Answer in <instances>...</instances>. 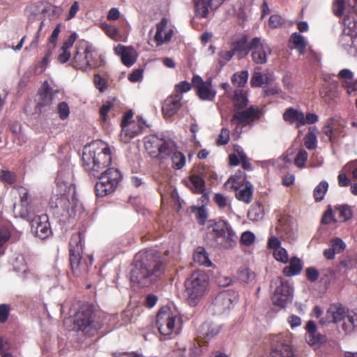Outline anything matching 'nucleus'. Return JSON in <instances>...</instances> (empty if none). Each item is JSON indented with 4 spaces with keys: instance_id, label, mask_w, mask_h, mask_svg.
Returning a JSON list of instances; mask_svg holds the SVG:
<instances>
[{
    "instance_id": "f257e3e1",
    "label": "nucleus",
    "mask_w": 357,
    "mask_h": 357,
    "mask_svg": "<svg viewBox=\"0 0 357 357\" xmlns=\"http://www.w3.org/2000/svg\"><path fill=\"white\" fill-rule=\"evenodd\" d=\"M82 160L85 171L91 176L99 178L95 186L98 197H102L114 191L122 176L116 168L103 171L112 160L111 150L107 144L93 142L84 146Z\"/></svg>"
},
{
    "instance_id": "f03ea898",
    "label": "nucleus",
    "mask_w": 357,
    "mask_h": 357,
    "mask_svg": "<svg viewBox=\"0 0 357 357\" xmlns=\"http://www.w3.org/2000/svg\"><path fill=\"white\" fill-rule=\"evenodd\" d=\"M207 238L211 245L223 249H231L237 245L238 236L226 221L216 222L208 227Z\"/></svg>"
},
{
    "instance_id": "7ed1b4c3",
    "label": "nucleus",
    "mask_w": 357,
    "mask_h": 357,
    "mask_svg": "<svg viewBox=\"0 0 357 357\" xmlns=\"http://www.w3.org/2000/svg\"><path fill=\"white\" fill-rule=\"evenodd\" d=\"M155 324L162 335L169 336L178 333L182 325V318L176 310L163 306L156 315Z\"/></svg>"
},
{
    "instance_id": "20e7f679",
    "label": "nucleus",
    "mask_w": 357,
    "mask_h": 357,
    "mask_svg": "<svg viewBox=\"0 0 357 357\" xmlns=\"http://www.w3.org/2000/svg\"><path fill=\"white\" fill-rule=\"evenodd\" d=\"M144 147L153 158L164 160L175 150L176 143L162 135H150L144 137Z\"/></svg>"
},
{
    "instance_id": "39448f33",
    "label": "nucleus",
    "mask_w": 357,
    "mask_h": 357,
    "mask_svg": "<svg viewBox=\"0 0 357 357\" xmlns=\"http://www.w3.org/2000/svg\"><path fill=\"white\" fill-rule=\"evenodd\" d=\"M95 310L92 305L83 304L75 314V323L77 329L88 336L94 335L102 327L96 320Z\"/></svg>"
},
{
    "instance_id": "423d86ee",
    "label": "nucleus",
    "mask_w": 357,
    "mask_h": 357,
    "mask_svg": "<svg viewBox=\"0 0 357 357\" xmlns=\"http://www.w3.org/2000/svg\"><path fill=\"white\" fill-rule=\"evenodd\" d=\"M162 263L160 260H154L148 266L142 263L140 267L132 270L131 281L137 282L142 287L146 286L162 273Z\"/></svg>"
},
{
    "instance_id": "0eeeda50",
    "label": "nucleus",
    "mask_w": 357,
    "mask_h": 357,
    "mask_svg": "<svg viewBox=\"0 0 357 357\" xmlns=\"http://www.w3.org/2000/svg\"><path fill=\"white\" fill-rule=\"evenodd\" d=\"M262 114L261 109L257 106L251 105L244 110H234L231 123L235 124L236 128H243L259 120Z\"/></svg>"
},
{
    "instance_id": "6e6552de",
    "label": "nucleus",
    "mask_w": 357,
    "mask_h": 357,
    "mask_svg": "<svg viewBox=\"0 0 357 357\" xmlns=\"http://www.w3.org/2000/svg\"><path fill=\"white\" fill-rule=\"evenodd\" d=\"M83 234L80 231L73 234L69 241V261L72 271L79 274V266L83 250Z\"/></svg>"
},
{
    "instance_id": "1a4fd4ad",
    "label": "nucleus",
    "mask_w": 357,
    "mask_h": 357,
    "mask_svg": "<svg viewBox=\"0 0 357 357\" xmlns=\"http://www.w3.org/2000/svg\"><path fill=\"white\" fill-rule=\"evenodd\" d=\"M269 357H297L290 335L281 334L275 337Z\"/></svg>"
},
{
    "instance_id": "9d476101",
    "label": "nucleus",
    "mask_w": 357,
    "mask_h": 357,
    "mask_svg": "<svg viewBox=\"0 0 357 357\" xmlns=\"http://www.w3.org/2000/svg\"><path fill=\"white\" fill-rule=\"evenodd\" d=\"M323 132L331 142H335L339 138L347 135L346 125L340 120L331 117L326 120Z\"/></svg>"
},
{
    "instance_id": "9b49d317",
    "label": "nucleus",
    "mask_w": 357,
    "mask_h": 357,
    "mask_svg": "<svg viewBox=\"0 0 357 357\" xmlns=\"http://www.w3.org/2000/svg\"><path fill=\"white\" fill-rule=\"evenodd\" d=\"M250 49L252 51V60L257 64H265L268 61V56L272 52L270 46L258 37H255L250 42Z\"/></svg>"
},
{
    "instance_id": "f8f14e48",
    "label": "nucleus",
    "mask_w": 357,
    "mask_h": 357,
    "mask_svg": "<svg viewBox=\"0 0 357 357\" xmlns=\"http://www.w3.org/2000/svg\"><path fill=\"white\" fill-rule=\"evenodd\" d=\"M30 224L31 232L40 239H45L52 234L49 218L46 214L35 217Z\"/></svg>"
},
{
    "instance_id": "ddd939ff",
    "label": "nucleus",
    "mask_w": 357,
    "mask_h": 357,
    "mask_svg": "<svg viewBox=\"0 0 357 357\" xmlns=\"http://www.w3.org/2000/svg\"><path fill=\"white\" fill-rule=\"evenodd\" d=\"M192 83L197 89V94L201 100H212L215 96V91L212 90L211 81L204 82L199 75L193 76Z\"/></svg>"
},
{
    "instance_id": "4468645a",
    "label": "nucleus",
    "mask_w": 357,
    "mask_h": 357,
    "mask_svg": "<svg viewBox=\"0 0 357 357\" xmlns=\"http://www.w3.org/2000/svg\"><path fill=\"white\" fill-rule=\"evenodd\" d=\"M87 50V43L85 41L79 42L76 45V52L72 60V66L77 69L86 70L88 66H93L95 63L86 60L85 53Z\"/></svg>"
},
{
    "instance_id": "2eb2a0df",
    "label": "nucleus",
    "mask_w": 357,
    "mask_h": 357,
    "mask_svg": "<svg viewBox=\"0 0 357 357\" xmlns=\"http://www.w3.org/2000/svg\"><path fill=\"white\" fill-rule=\"evenodd\" d=\"M343 319L344 321L347 320L344 307L340 303H333L327 310L325 319L320 320V324L324 325L327 323H338Z\"/></svg>"
},
{
    "instance_id": "dca6fc26",
    "label": "nucleus",
    "mask_w": 357,
    "mask_h": 357,
    "mask_svg": "<svg viewBox=\"0 0 357 357\" xmlns=\"http://www.w3.org/2000/svg\"><path fill=\"white\" fill-rule=\"evenodd\" d=\"M208 282V275L203 271L194 272L185 282V290H202Z\"/></svg>"
},
{
    "instance_id": "f3484780",
    "label": "nucleus",
    "mask_w": 357,
    "mask_h": 357,
    "mask_svg": "<svg viewBox=\"0 0 357 357\" xmlns=\"http://www.w3.org/2000/svg\"><path fill=\"white\" fill-rule=\"evenodd\" d=\"M183 96L173 94L167 98L162 107V112L165 117H171L175 115L180 109L182 104Z\"/></svg>"
},
{
    "instance_id": "a211bd4d",
    "label": "nucleus",
    "mask_w": 357,
    "mask_h": 357,
    "mask_svg": "<svg viewBox=\"0 0 357 357\" xmlns=\"http://www.w3.org/2000/svg\"><path fill=\"white\" fill-rule=\"evenodd\" d=\"M73 196L74 193L70 195V189L68 192L65 191L63 194L55 195L50 199V207L62 211H68L71 205L70 199H73Z\"/></svg>"
},
{
    "instance_id": "6ab92c4d",
    "label": "nucleus",
    "mask_w": 357,
    "mask_h": 357,
    "mask_svg": "<svg viewBox=\"0 0 357 357\" xmlns=\"http://www.w3.org/2000/svg\"><path fill=\"white\" fill-rule=\"evenodd\" d=\"M114 52L121 56V62L127 67L132 66L137 60L135 50L131 47H126L119 44L114 47Z\"/></svg>"
},
{
    "instance_id": "aec40b11",
    "label": "nucleus",
    "mask_w": 357,
    "mask_h": 357,
    "mask_svg": "<svg viewBox=\"0 0 357 357\" xmlns=\"http://www.w3.org/2000/svg\"><path fill=\"white\" fill-rule=\"evenodd\" d=\"M283 119L290 124H296V128L304 126V113L293 107L287 108L283 113Z\"/></svg>"
},
{
    "instance_id": "412c9836",
    "label": "nucleus",
    "mask_w": 357,
    "mask_h": 357,
    "mask_svg": "<svg viewBox=\"0 0 357 357\" xmlns=\"http://www.w3.org/2000/svg\"><path fill=\"white\" fill-rule=\"evenodd\" d=\"M146 127L147 126H146L145 122L139 119L137 122L132 121L126 126H123L122 132L129 138H133L141 134Z\"/></svg>"
},
{
    "instance_id": "4be33fe9",
    "label": "nucleus",
    "mask_w": 357,
    "mask_h": 357,
    "mask_svg": "<svg viewBox=\"0 0 357 357\" xmlns=\"http://www.w3.org/2000/svg\"><path fill=\"white\" fill-rule=\"evenodd\" d=\"M52 89L48 82L45 81L38 91V95L40 97L37 105L38 107L42 108L52 104Z\"/></svg>"
},
{
    "instance_id": "5701e85b",
    "label": "nucleus",
    "mask_w": 357,
    "mask_h": 357,
    "mask_svg": "<svg viewBox=\"0 0 357 357\" xmlns=\"http://www.w3.org/2000/svg\"><path fill=\"white\" fill-rule=\"evenodd\" d=\"M235 293L236 291H220L214 300V304L222 305L223 309H229L237 300Z\"/></svg>"
},
{
    "instance_id": "b1692460",
    "label": "nucleus",
    "mask_w": 357,
    "mask_h": 357,
    "mask_svg": "<svg viewBox=\"0 0 357 357\" xmlns=\"http://www.w3.org/2000/svg\"><path fill=\"white\" fill-rule=\"evenodd\" d=\"M167 25V20L165 18H162V20L157 24L156 25V33L154 37L155 41L157 43V45H162L165 43L169 42L172 36V31H169L166 33L165 36L163 37V31Z\"/></svg>"
},
{
    "instance_id": "393cba45",
    "label": "nucleus",
    "mask_w": 357,
    "mask_h": 357,
    "mask_svg": "<svg viewBox=\"0 0 357 357\" xmlns=\"http://www.w3.org/2000/svg\"><path fill=\"white\" fill-rule=\"evenodd\" d=\"M292 298L291 291H274L271 301L274 305L282 308L291 301Z\"/></svg>"
},
{
    "instance_id": "a878e982",
    "label": "nucleus",
    "mask_w": 357,
    "mask_h": 357,
    "mask_svg": "<svg viewBox=\"0 0 357 357\" xmlns=\"http://www.w3.org/2000/svg\"><path fill=\"white\" fill-rule=\"evenodd\" d=\"M289 262V265L283 268L284 275L287 277L299 275L303 269L301 260L297 257H293Z\"/></svg>"
},
{
    "instance_id": "bb28decb",
    "label": "nucleus",
    "mask_w": 357,
    "mask_h": 357,
    "mask_svg": "<svg viewBox=\"0 0 357 357\" xmlns=\"http://www.w3.org/2000/svg\"><path fill=\"white\" fill-rule=\"evenodd\" d=\"M246 182L248 181H246L244 173L239 172L235 175L231 176L225 183V185L229 189L237 191L238 189L243 188Z\"/></svg>"
},
{
    "instance_id": "cd10ccee",
    "label": "nucleus",
    "mask_w": 357,
    "mask_h": 357,
    "mask_svg": "<svg viewBox=\"0 0 357 357\" xmlns=\"http://www.w3.org/2000/svg\"><path fill=\"white\" fill-rule=\"evenodd\" d=\"M232 101L234 104V111L241 110L245 108L248 104V98L246 91L243 89L235 90Z\"/></svg>"
},
{
    "instance_id": "c85d7f7f",
    "label": "nucleus",
    "mask_w": 357,
    "mask_h": 357,
    "mask_svg": "<svg viewBox=\"0 0 357 357\" xmlns=\"http://www.w3.org/2000/svg\"><path fill=\"white\" fill-rule=\"evenodd\" d=\"M189 181L192 185V190L195 194H202L205 199H208V194L205 193V181L203 177L197 174H192Z\"/></svg>"
},
{
    "instance_id": "c756f323",
    "label": "nucleus",
    "mask_w": 357,
    "mask_h": 357,
    "mask_svg": "<svg viewBox=\"0 0 357 357\" xmlns=\"http://www.w3.org/2000/svg\"><path fill=\"white\" fill-rule=\"evenodd\" d=\"M13 214L15 218L29 220L31 216V206L30 204L18 202L13 205Z\"/></svg>"
},
{
    "instance_id": "7c9ffc66",
    "label": "nucleus",
    "mask_w": 357,
    "mask_h": 357,
    "mask_svg": "<svg viewBox=\"0 0 357 357\" xmlns=\"http://www.w3.org/2000/svg\"><path fill=\"white\" fill-rule=\"evenodd\" d=\"M32 263L33 261L31 259H26L24 255L17 254L12 261V266L15 271L22 273L23 271H25L29 266Z\"/></svg>"
},
{
    "instance_id": "2f4dec72",
    "label": "nucleus",
    "mask_w": 357,
    "mask_h": 357,
    "mask_svg": "<svg viewBox=\"0 0 357 357\" xmlns=\"http://www.w3.org/2000/svg\"><path fill=\"white\" fill-rule=\"evenodd\" d=\"M236 197L239 201L249 204L252 201L253 187L250 182H246L245 185L236 191Z\"/></svg>"
},
{
    "instance_id": "473e14b6",
    "label": "nucleus",
    "mask_w": 357,
    "mask_h": 357,
    "mask_svg": "<svg viewBox=\"0 0 357 357\" xmlns=\"http://www.w3.org/2000/svg\"><path fill=\"white\" fill-rule=\"evenodd\" d=\"M21 277L23 280L28 283H37L40 277L36 264L33 262L31 264L25 271L21 273Z\"/></svg>"
},
{
    "instance_id": "72a5a7b5",
    "label": "nucleus",
    "mask_w": 357,
    "mask_h": 357,
    "mask_svg": "<svg viewBox=\"0 0 357 357\" xmlns=\"http://www.w3.org/2000/svg\"><path fill=\"white\" fill-rule=\"evenodd\" d=\"M193 259L195 263L199 265L206 267L212 266V262L209 259L208 255L204 247L199 246L197 248L193 254Z\"/></svg>"
},
{
    "instance_id": "f704fd0d",
    "label": "nucleus",
    "mask_w": 357,
    "mask_h": 357,
    "mask_svg": "<svg viewBox=\"0 0 357 357\" xmlns=\"http://www.w3.org/2000/svg\"><path fill=\"white\" fill-rule=\"evenodd\" d=\"M334 215L337 216V222H346L350 220L353 215L351 206L348 205H340L335 207Z\"/></svg>"
},
{
    "instance_id": "c9c22d12",
    "label": "nucleus",
    "mask_w": 357,
    "mask_h": 357,
    "mask_svg": "<svg viewBox=\"0 0 357 357\" xmlns=\"http://www.w3.org/2000/svg\"><path fill=\"white\" fill-rule=\"evenodd\" d=\"M86 56V60L92 61L95 64L93 66H88V69H94L102 66V59L101 56L95 51L91 45L87 43V50L84 52Z\"/></svg>"
},
{
    "instance_id": "e433bc0d",
    "label": "nucleus",
    "mask_w": 357,
    "mask_h": 357,
    "mask_svg": "<svg viewBox=\"0 0 357 357\" xmlns=\"http://www.w3.org/2000/svg\"><path fill=\"white\" fill-rule=\"evenodd\" d=\"M289 43L294 45V47L296 49L300 54H304L307 43L304 37L298 33H294L290 37Z\"/></svg>"
},
{
    "instance_id": "4c0bfd02",
    "label": "nucleus",
    "mask_w": 357,
    "mask_h": 357,
    "mask_svg": "<svg viewBox=\"0 0 357 357\" xmlns=\"http://www.w3.org/2000/svg\"><path fill=\"white\" fill-rule=\"evenodd\" d=\"M232 50L234 51V54L239 52L248 54L250 51V43H248L247 36H243L239 40L234 41L232 44Z\"/></svg>"
},
{
    "instance_id": "58836bf2",
    "label": "nucleus",
    "mask_w": 357,
    "mask_h": 357,
    "mask_svg": "<svg viewBox=\"0 0 357 357\" xmlns=\"http://www.w3.org/2000/svg\"><path fill=\"white\" fill-rule=\"evenodd\" d=\"M10 238V231L8 227L0 226V257L4 255L7 248V243Z\"/></svg>"
},
{
    "instance_id": "ea45409f",
    "label": "nucleus",
    "mask_w": 357,
    "mask_h": 357,
    "mask_svg": "<svg viewBox=\"0 0 357 357\" xmlns=\"http://www.w3.org/2000/svg\"><path fill=\"white\" fill-rule=\"evenodd\" d=\"M211 8V1L197 0L195 3L196 15L200 17H206L208 14V9Z\"/></svg>"
},
{
    "instance_id": "a19ab883",
    "label": "nucleus",
    "mask_w": 357,
    "mask_h": 357,
    "mask_svg": "<svg viewBox=\"0 0 357 357\" xmlns=\"http://www.w3.org/2000/svg\"><path fill=\"white\" fill-rule=\"evenodd\" d=\"M328 189V183L326 181H321L314 189L313 196L316 202H321L324 199Z\"/></svg>"
},
{
    "instance_id": "79ce46f5",
    "label": "nucleus",
    "mask_w": 357,
    "mask_h": 357,
    "mask_svg": "<svg viewBox=\"0 0 357 357\" xmlns=\"http://www.w3.org/2000/svg\"><path fill=\"white\" fill-rule=\"evenodd\" d=\"M172 167L175 169H182L185 164V156L183 153L176 151V147L174 152L172 153Z\"/></svg>"
},
{
    "instance_id": "37998d69",
    "label": "nucleus",
    "mask_w": 357,
    "mask_h": 357,
    "mask_svg": "<svg viewBox=\"0 0 357 357\" xmlns=\"http://www.w3.org/2000/svg\"><path fill=\"white\" fill-rule=\"evenodd\" d=\"M248 75L247 70L236 73L232 76L231 82L234 86H243L247 83Z\"/></svg>"
},
{
    "instance_id": "c03bdc74",
    "label": "nucleus",
    "mask_w": 357,
    "mask_h": 357,
    "mask_svg": "<svg viewBox=\"0 0 357 357\" xmlns=\"http://www.w3.org/2000/svg\"><path fill=\"white\" fill-rule=\"evenodd\" d=\"M187 293L186 302L190 306L197 305L203 298V291H185Z\"/></svg>"
},
{
    "instance_id": "a18cd8bd",
    "label": "nucleus",
    "mask_w": 357,
    "mask_h": 357,
    "mask_svg": "<svg viewBox=\"0 0 357 357\" xmlns=\"http://www.w3.org/2000/svg\"><path fill=\"white\" fill-rule=\"evenodd\" d=\"M0 179L3 183L13 185L17 181V174L14 172L10 170H1Z\"/></svg>"
},
{
    "instance_id": "49530a36",
    "label": "nucleus",
    "mask_w": 357,
    "mask_h": 357,
    "mask_svg": "<svg viewBox=\"0 0 357 357\" xmlns=\"http://www.w3.org/2000/svg\"><path fill=\"white\" fill-rule=\"evenodd\" d=\"M192 212L195 213L196 219L201 225H204L207 219V212L204 206L192 208Z\"/></svg>"
},
{
    "instance_id": "de8ad7c7",
    "label": "nucleus",
    "mask_w": 357,
    "mask_h": 357,
    "mask_svg": "<svg viewBox=\"0 0 357 357\" xmlns=\"http://www.w3.org/2000/svg\"><path fill=\"white\" fill-rule=\"evenodd\" d=\"M15 189L17 190L19 195V202L31 204V195L29 190L22 185L17 186Z\"/></svg>"
},
{
    "instance_id": "09e8293b",
    "label": "nucleus",
    "mask_w": 357,
    "mask_h": 357,
    "mask_svg": "<svg viewBox=\"0 0 357 357\" xmlns=\"http://www.w3.org/2000/svg\"><path fill=\"white\" fill-rule=\"evenodd\" d=\"M213 201L220 210H223L226 207L230 206L229 199L223 194L215 193L213 197Z\"/></svg>"
},
{
    "instance_id": "8fccbe9b",
    "label": "nucleus",
    "mask_w": 357,
    "mask_h": 357,
    "mask_svg": "<svg viewBox=\"0 0 357 357\" xmlns=\"http://www.w3.org/2000/svg\"><path fill=\"white\" fill-rule=\"evenodd\" d=\"M202 331L204 338L206 339V340H208L218 335L220 331L217 327H214L209 324H204L202 326Z\"/></svg>"
},
{
    "instance_id": "3c124183",
    "label": "nucleus",
    "mask_w": 357,
    "mask_h": 357,
    "mask_svg": "<svg viewBox=\"0 0 357 357\" xmlns=\"http://www.w3.org/2000/svg\"><path fill=\"white\" fill-rule=\"evenodd\" d=\"M273 255L276 261L283 264H287L289 261L288 252L287 250L282 247L274 250Z\"/></svg>"
},
{
    "instance_id": "603ef678",
    "label": "nucleus",
    "mask_w": 357,
    "mask_h": 357,
    "mask_svg": "<svg viewBox=\"0 0 357 357\" xmlns=\"http://www.w3.org/2000/svg\"><path fill=\"white\" fill-rule=\"evenodd\" d=\"M268 25L273 29H278L284 26L285 20L279 15H273L268 20Z\"/></svg>"
},
{
    "instance_id": "864d4df0",
    "label": "nucleus",
    "mask_w": 357,
    "mask_h": 357,
    "mask_svg": "<svg viewBox=\"0 0 357 357\" xmlns=\"http://www.w3.org/2000/svg\"><path fill=\"white\" fill-rule=\"evenodd\" d=\"M307 158V152L304 149H301L299 150L295 158L294 163L298 167L303 168L305 167Z\"/></svg>"
},
{
    "instance_id": "5fc2aeb1",
    "label": "nucleus",
    "mask_w": 357,
    "mask_h": 357,
    "mask_svg": "<svg viewBox=\"0 0 357 357\" xmlns=\"http://www.w3.org/2000/svg\"><path fill=\"white\" fill-rule=\"evenodd\" d=\"M311 129L312 128H310V131L306 135L304 140L305 146L309 150L315 149L317 144V137L314 132L311 130Z\"/></svg>"
},
{
    "instance_id": "6e6d98bb",
    "label": "nucleus",
    "mask_w": 357,
    "mask_h": 357,
    "mask_svg": "<svg viewBox=\"0 0 357 357\" xmlns=\"http://www.w3.org/2000/svg\"><path fill=\"white\" fill-rule=\"evenodd\" d=\"M343 326L347 330L357 328V312L347 315V320L344 321Z\"/></svg>"
},
{
    "instance_id": "4d7b16f0",
    "label": "nucleus",
    "mask_w": 357,
    "mask_h": 357,
    "mask_svg": "<svg viewBox=\"0 0 357 357\" xmlns=\"http://www.w3.org/2000/svg\"><path fill=\"white\" fill-rule=\"evenodd\" d=\"M342 86L347 89L349 95L356 96L357 94V80H344Z\"/></svg>"
},
{
    "instance_id": "13d9d810",
    "label": "nucleus",
    "mask_w": 357,
    "mask_h": 357,
    "mask_svg": "<svg viewBox=\"0 0 357 357\" xmlns=\"http://www.w3.org/2000/svg\"><path fill=\"white\" fill-rule=\"evenodd\" d=\"M234 54H235L232 50H229V51H227V50L220 51L218 53V55L220 57L218 63L221 66H225L227 61H230L233 58Z\"/></svg>"
},
{
    "instance_id": "bf43d9fd",
    "label": "nucleus",
    "mask_w": 357,
    "mask_h": 357,
    "mask_svg": "<svg viewBox=\"0 0 357 357\" xmlns=\"http://www.w3.org/2000/svg\"><path fill=\"white\" fill-rule=\"evenodd\" d=\"M230 132L229 129L222 128L217 139V144L219 146L227 144L230 139Z\"/></svg>"
},
{
    "instance_id": "052dcab7",
    "label": "nucleus",
    "mask_w": 357,
    "mask_h": 357,
    "mask_svg": "<svg viewBox=\"0 0 357 357\" xmlns=\"http://www.w3.org/2000/svg\"><path fill=\"white\" fill-rule=\"evenodd\" d=\"M331 248L337 254L341 253L346 248V244L340 238H333L331 241Z\"/></svg>"
},
{
    "instance_id": "680f3d73",
    "label": "nucleus",
    "mask_w": 357,
    "mask_h": 357,
    "mask_svg": "<svg viewBox=\"0 0 357 357\" xmlns=\"http://www.w3.org/2000/svg\"><path fill=\"white\" fill-rule=\"evenodd\" d=\"M324 337L320 334L315 333H306L305 339L307 343L310 345H315L324 340Z\"/></svg>"
},
{
    "instance_id": "e2e57ef3",
    "label": "nucleus",
    "mask_w": 357,
    "mask_h": 357,
    "mask_svg": "<svg viewBox=\"0 0 357 357\" xmlns=\"http://www.w3.org/2000/svg\"><path fill=\"white\" fill-rule=\"evenodd\" d=\"M255 240V234L250 231H244L241 234L240 241H241V244L246 245V246H250L253 243Z\"/></svg>"
},
{
    "instance_id": "0e129e2a",
    "label": "nucleus",
    "mask_w": 357,
    "mask_h": 357,
    "mask_svg": "<svg viewBox=\"0 0 357 357\" xmlns=\"http://www.w3.org/2000/svg\"><path fill=\"white\" fill-rule=\"evenodd\" d=\"M59 118L62 120L67 119L70 114L68 105L66 102L59 103L57 106Z\"/></svg>"
},
{
    "instance_id": "69168bd1",
    "label": "nucleus",
    "mask_w": 357,
    "mask_h": 357,
    "mask_svg": "<svg viewBox=\"0 0 357 357\" xmlns=\"http://www.w3.org/2000/svg\"><path fill=\"white\" fill-rule=\"evenodd\" d=\"M93 82L95 86L100 91V92L102 93L105 91L107 88V83L105 79L100 77L99 75H96L94 76Z\"/></svg>"
},
{
    "instance_id": "338daca9",
    "label": "nucleus",
    "mask_w": 357,
    "mask_h": 357,
    "mask_svg": "<svg viewBox=\"0 0 357 357\" xmlns=\"http://www.w3.org/2000/svg\"><path fill=\"white\" fill-rule=\"evenodd\" d=\"M114 107V103L111 101L105 102L100 109V115L104 121H107L108 112Z\"/></svg>"
},
{
    "instance_id": "774afa93",
    "label": "nucleus",
    "mask_w": 357,
    "mask_h": 357,
    "mask_svg": "<svg viewBox=\"0 0 357 357\" xmlns=\"http://www.w3.org/2000/svg\"><path fill=\"white\" fill-rule=\"evenodd\" d=\"M344 3V0H335L333 3V10L336 16L341 17L343 15Z\"/></svg>"
}]
</instances>
